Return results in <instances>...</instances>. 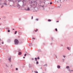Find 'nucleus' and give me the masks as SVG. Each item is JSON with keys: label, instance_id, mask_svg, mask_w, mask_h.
Masks as SVG:
<instances>
[{"label": "nucleus", "instance_id": "72a5a7b5", "mask_svg": "<svg viewBox=\"0 0 73 73\" xmlns=\"http://www.w3.org/2000/svg\"><path fill=\"white\" fill-rule=\"evenodd\" d=\"M13 30H15V29H13Z\"/></svg>", "mask_w": 73, "mask_h": 73}, {"label": "nucleus", "instance_id": "bb28decb", "mask_svg": "<svg viewBox=\"0 0 73 73\" xmlns=\"http://www.w3.org/2000/svg\"><path fill=\"white\" fill-rule=\"evenodd\" d=\"M33 39H34V40H35V38H33Z\"/></svg>", "mask_w": 73, "mask_h": 73}, {"label": "nucleus", "instance_id": "9d476101", "mask_svg": "<svg viewBox=\"0 0 73 73\" xmlns=\"http://www.w3.org/2000/svg\"><path fill=\"white\" fill-rule=\"evenodd\" d=\"M37 31H38V29H36V30H35V32H37Z\"/></svg>", "mask_w": 73, "mask_h": 73}, {"label": "nucleus", "instance_id": "c756f323", "mask_svg": "<svg viewBox=\"0 0 73 73\" xmlns=\"http://www.w3.org/2000/svg\"><path fill=\"white\" fill-rule=\"evenodd\" d=\"M57 22H58H58H59V21H56V22L57 23Z\"/></svg>", "mask_w": 73, "mask_h": 73}, {"label": "nucleus", "instance_id": "4468645a", "mask_svg": "<svg viewBox=\"0 0 73 73\" xmlns=\"http://www.w3.org/2000/svg\"><path fill=\"white\" fill-rule=\"evenodd\" d=\"M4 4L5 5H7V3H5Z\"/></svg>", "mask_w": 73, "mask_h": 73}, {"label": "nucleus", "instance_id": "0eeeda50", "mask_svg": "<svg viewBox=\"0 0 73 73\" xmlns=\"http://www.w3.org/2000/svg\"><path fill=\"white\" fill-rule=\"evenodd\" d=\"M11 58H10L9 59L10 62H11Z\"/></svg>", "mask_w": 73, "mask_h": 73}, {"label": "nucleus", "instance_id": "5701e85b", "mask_svg": "<svg viewBox=\"0 0 73 73\" xmlns=\"http://www.w3.org/2000/svg\"><path fill=\"white\" fill-rule=\"evenodd\" d=\"M16 70H18V68H16Z\"/></svg>", "mask_w": 73, "mask_h": 73}, {"label": "nucleus", "instance_id": "7ed1b4c3", "mask_svg": "<svg viewBox=\"0 0 73 73\" xmlns=\"http://www.w3.org/2000/svg\"><path fill=\"white\" fill-rule=\"evenodd\" d=\"M21 54V52H19V55H20Z\"/></svg>", "mask_w": 73, "mask_h": 73}, {"label": "nucleus", "instance_id": "6ab92c4d", "mask_svg": "<svg viewBox=\"0 0 73 73\" xmlns=\"http://www.w3.org/2000/svg\"><path fill=\"white\" fill-rule=\"evenodd\" d=\"M36 21H38V19H36Z\"/></svg>", "mask_w": 73, "mask_h": 73}, {"label": "nucleus", "instance_id": "2eb2a0df", "mask_svg": "<svg viewBox=\"0 0 73 73\" xmlns=\"http://www.w3.org/2000/svg\"><path fill=\"white\" fill-rule=\"evenodd\" d=\"M37 58H35V60L36 61H37Z\"/></svg>", "mask_w": 73, "mask_h": 73}, {"label": "nucleus", "instance_id": "ddd939ff", "mask_svg": "<svg viewBox=\"0 0 73 73\" xmlns=\"http://www.w3.org/2000/svg\"><path fill=\"white\" fill-rule=\"evenodd\" d=\"M58 1H57V3H58V1H60V2H61V0H58Z\"/></svg>", "mask_w": 73, "mask_h": 73}, {"label": "nucleus", "instance_id": "393cba45", "mask_svg": "<svg viewBox=\"0 0 73 73\" xmlns=\"http://www.w3.org/2000/svg\"><path fill=\"white\" fill-rule=\"evenodd\" d=\"M35 73H38V72H37V71H36L35 72Z\"/></svg>", "mask_w": 73, "mask_h": 73}, {"label": "nucleus", "instance_id": "a878e982", "mask_svg": "<svg viewBox=\"0 0 73 73\" xmlns=\"http://www.w3.org/2000/svg\"><path fill=\"white\" fill-rule=\"evenodd\" d=\"M2 44H4V42H2Z\"/></svg>", "mask_w": 73, "mask_h": 73}, {"label": "nucleus", "instance_id": "dca6fc26", "mask_svg": "<svg viewBox=\"0 0 73 73\" xmlns=\"http://www.w3.org/2000/svg\"><path fill=\"white\" fill-rule=\"evenodd\" d=\"M55 30L56 31V32L57 31V29H56Z\"/></svg>", "mask_w": 73, "mask_h": 73}, {"label": "nucleus", "instance_id": "7c9ffc66", "mask_svg": "<svg viewBox=\"0 0 73 73\" xmlns=\"http://www.w3.org/2000/svg\"><path fill=\"white\" fill-rule=\"evenodd\" d=\"M27 55V54H25V56H26Z\"/></svg>", "mask_w": 73, "mask_h": 73}, {"label": "nucleus", "instance_id": "cd10ccee", "mask_svg": "<svg viewBox=\"0 0 73 73\" xmlns=\"http://www.w3.org/2000/svg\"><path fill=\"white\" fill-rule=\"evenodd\" d=\"M33 16H32V19H33Z\"/></svg>", "mask_w": 73, "mask_h": 73}, {"label": "nucleus", "instance_id": "f257e3e1", "mask_svg": "<svg viewBox=\"0 0 73 73\" xmlns=\"http://www.w3.org/2000/svg\"><path fill=\"white\" fill-rule=\"evenodd\" d=\"M15 44L16 45H17L19 44V40L17 39H15L14 40Z\"/></svg>", "mask_w": 73, "mask_h": 73}, {"label": "nucleus", "instance_id": "f704fd0d", "mask_svg": "<svg viewBox=\"0 0 73 73\" xmlns=\"http://www.w3.org/2000/svg\"><path fill=\"white\" fill-rule=\"evenodd\" d=\"M11 66H12V65H11Z\"/></svg>", "mask_w": 73, "mask_h": 73}, {"label": "nucleus", "instance_id": "2f4dec72", "mask_svg": "<svg viewBox=\"0 0 73 73\" xmlns=\"http://www.w3.org/2000/svg\"><path fill=\"white\" fill-rule=\"evenodd\" d=\"M10 7H11V5H10Z\"/></svg>", "mask_w": 73, "mask_h": 73}, {"label": "nucleus", "instance_id": "423d86ee", "mask_svg": "<svg viewBox=\"0 0 73 73\" xmlns=\"http://www.w3.org/2000/svg\"><path fill=\"white\" fill-rule=\"evenodd\" d=\"M57 68H58L59 69V68H60V66H58Z\"/></svg>", "mask_w": 73, "mask_h": 73}, {"label": "nucleus", "instance_id": "f8f14e48", "mask_svg": "<svg viewBox=\"0 0 73 73\" xmlns=\"http://www.w3.org/2000/svg\"><path fill=\"white\" fill-rule=\"evenodd\" d=\"M48 21H51V20H50V19H48Z\"/></svg>", "mask_w": 73, "mask_h": 73}, {"label": "nucleus", "instance_id": "a211bd4d", "mask_svg": "<svg viewBox=\"0 0 73 73\" xmlns=\"http://www.w3.org/2000/svg\"><path fill=\"white\" fill-rule=\"evenodd\" d=\"M3 7H4V5H2L1 7V8H3Z\"/></svg>", "mask_w": 73, "mask_h": 73}, {"label": "nucleus", "instance_id": "c85d7f7f", "mask_svg": "<svg viewBox=\"0 0 73 73\" xmlns=\"http://www.w3.org/2000/svg\"><path fill=\"white\" fill-rule=\"evenodd\" d=\"M50 4H52V2H50Z\"/></svg>", "mask_w": 73, "mask_h": 73}, {"label": "nucleus", "instance_id": "e433bc0d", "mask_svg": "<svg viewBox=\"0 0 73 73\" xmlns=\"http://www.w3.org/2000/svg\"><path fill=\"white\" fill-rule=\"evenodd\" d=\"M0 40H1V39H0Z\"/></svg>", "mask_w": 73, "mask_h": 73}, {"label": "nucleus", "instance_id": "412c9836", "mask_svg": "<svg viewBox=\"0 0 73 73\" xmlns=\"http://www.w3.org/2000/svg\"><path fill=\"white\" fill-rule=\"evenodd\" d=\"M9 1H13V0H9Z\"/></svg>", "mask_w": 73, "mask_h": 73}, {"label": "nucleus", "instance_id": "20e7f679", "mask_svg": "<svg viewBox=\"0 0 73 73\" xmlns=\"http://www.w3.org/2000/svg\"><path fill=\"white\" fill-rule=\"evenodd\" d=\"M27 10V11H29L30 10V9H29V7H28Z\"/></svg>", "mask_w": 73, "mask_h": 73}, {"label": "nucleus", "instance_id": "c9c22d12", "mask_svg": "<svg viewBox=\"0 0 73 73\" xmlns=\"http://www.w3.org/2000/svg\"><path fill=\"white\" fill-rule=\"evenodd\" d=\"M56 58H57V56H56Z\"/></svg>", "mask_w": 73, "mask_h": 73}, {"label": "nucleus", "instance_id": "6e6552de", "mask_svg": "<svg viewBox=\"0 0 73 73\" xmlns=\"http://www.w3.org/2000/svg\"><path fill=\"white\" fill-rule=\"evenodd\" d=\"M66 68L67 69H68V68H69V66H67L66 67Z\"/></svg>", "mask_w": 73, "mask_h": 73}, {"label": "nucleus", "instance_id": "f03ea898", "mask_svg": "<svg viewBox=\"0 0 73 73\" xmlns=\"http://www.w3.org/2000/svg\"><path fill=\"white\" fill-rule=\"evenodd\" d=\"M21 1V0H17V2H18V3H19V2H20Z\"/></svg>", "mask_w": 73, "mask_h": 73}, {"label": "nucleus", "instance_id": "f3484780", "mask_svg": "<svg viewBox=\"0 0 73 73\" xmlns=\"http://www.w3.org/2000/svg\"><path fill=\"white\" fill-rule=\"evenodd\" d=\"M16 33H17V31H15V34H16Z\"/></svg>", "mask_w": 73, "mask_h": 73}, {"label": "nucleus", "instance_id": "1a4fd4ad", "mask_svg": "<svg viewBox=\"0 0 73 73\" xmlns=\"http://www.w3.org/2000/svg\"><path fill=\"white\" fill-rule=\"evenodd\" d=\"M18 7H20V5L19 4H18Z\"/></svg>", "mask_w": 73, "mask_h": 73}, {"label": "nucleus", "instance_id": "39448f33", "mask_svg": "<svg viewBox=\"0 0 73 73\" xmlns=\"http://www.w3.org/2000/svg\"><path fill=\"white\" fill-rule=\"evenodd\" d=\"M68 49V50H70V48H67Z\"/></svg>", "mask_w": 73, "mask_h": 73}, {"label": "nucleus", "instance_id": "4be33fe9", "mask_svg": "<svg viewBox=\"0 0 73 73\" xmlns=\"http://www.w3.org/2000/svg\"><path fill=\"white\" fill-rule=\"evenodd\" d=\"M37 58H38V60H40V58H39V57H38Z\"/></svg>", "mask_w": 73, "mask_h": 73}, {"label": "nucleus", "instance_id": "aec40b11", "mask_svg": "<svg viewBox=\"0 0 73 73\" xmlns=\"http://www.w3.org/2000/svg\"><path fill=\"white\" fill-rule=\"evenodd\" d=\"M8 32H10V30H8Z\"/></svg>", "mask_w": 73, "mask_h": 73}, {"label": "nucleus", "instance_id": "9b49d317", "mask_svg": "<svg viewBox=\"0 0 73 73\" xmlns=\"http://www.w3.org/2000/svg\"><path fill=\"white\" fill-rule=\"evenodd\" d=\"M36 64H38V62L37 61Z\"/></svg>", "mask_w": 73, "mask_h": 73}, {"label": "nucleus", "instance_id": "473e14b6", "mask_svg": "<svg viewBox=\"0 0 73 73\" xmlns=\"http://www.w3.org/2000/svg\"><path fill=\"white\" fill-rule=\"evenodd\" d=\"M23 58H25V57H23Z\"/></svg>", "mask_w": 73, "mask_h": 73}, {"label": "nucleus", "instance_id": "b1692460", "mask_svg": "<svg viewBox=\"0 0 73 73\" xmlns=\"http://www.w3.org/2000/svg\"><path fill=\"white\" fill-rule=\"evenodd\" d=\"M63 56L64 57V58H65V57H66V56Z\"/></svg>", "mask_w": 73, "mask_h": 73}]
</instances>
